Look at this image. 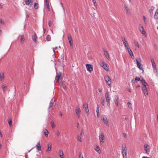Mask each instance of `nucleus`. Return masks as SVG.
<instances>
[{"instance_id": "obj_24", "label": "nucleus", "mask_w": 158, "mask_h": 158, "mask_svg": "<svg viewBox=\"0 0 158 158\" xmlns=\"http://www.w3.org/2000/svg\"><path fill=\"white\" fill-rule=\"evenodd\" d=\"M140 80V79L139 77H136L135 78V80H132L131 81L133 83H134V82L135 81L136 82H137V81H139Z\"/></svg>"}, {"instance_id": "obj_19", "label": "nucleus", "mask_w": 158, "mask_h": 158, "mask_svg": "<svg viewBox=\"0 0 158 158\" xmlns=\"http://www.w3.org/2000/svg\"><path fill=\"white\" fill-rule=\"evenodd\" d=\"M59 154L60 155V157L64 156L63 152L62 150H60L59 151Z\"/></svg>"}, {"instance_id": "obj_60", "label": "nucleus", "mask_w": 158, "mask_h": 158, "mask_svg": "<svg viewBox=\"0 0 158 158\" xmlns=\"http://www.w3.org/2000/svg\"><path fill=\"white\" fill-rule=\"evenodd\" d=\"M152 66L153 67H155L156 66L155 63H152Z\"/></svg>"}, {"instance_id": "obj_2", "label": "nucleus", "mask_w": 158, "mask_h": 158, "mask_svg": "<svg viewBox=\"0 0 158 158\" xmlns=\"http://www.w3.org/2000/svg\"><path fill=\"white\" fill-rule=\"evenodd\" d=\"M122 154L123 158H127V147L125 144L122 146Z\"/></svg>"}, {"instance_id": "obj_51", "label": "nucleus", "mask_w": 158, "mask_h": 158, "mask_svg": "<svg viewBox=\"0 0 158 158\" xmlns=\"http://www.w3.org/2000/svg\"><path fill=\"white\" fill-rule=\"evenodd\" d=\"M143 19H144V23H147V22L146 21V17L145 16H143Z\"/></svg>"}, {"instance_id": "obj_41", "label": "nucleus", "mask_w": 158, "mask_h": 158, "mask_svg": "<svg viewBox=\"0 0 158 158\" xmlns=\"http://www.w3.org/2000/svg\"><path fill=\"white\" fill-rule=\"evenodd\" d=\"M77 140L80 142H81V137H80L79 136H77Z\"/></svg>"}, {"instance_id": "obj_45", "label": "nucleus", "mask_w": 158, "mask_h": 158, "mask_svg": "<svg viewBox=\"0 0 158 158\" xmlns=\"http://www.w3.org/2000/svg\"><path fill=\"white\" fill-rule=\"evenodd\" d=\"M0 23H1L2 25L4 24V22L2 21V19H0Z\"/></svg>"}, {"instance_id": "obj_13", "label": "nucleus", "mask_w": 158, "mask_h": 158, "mask_svg": "<svg viewBox=\"0 0 158 158\" xmlns=\"http://www.w3.org/2000/svg\"><path fill=\"white\" fill-rule=\"evenodd\" d=\"M127 50H128V52H129V55L131 56V58L132 59H134V56L133 52H132V51L129 48H128Z\"/></svg>"}, {"instance_id": "obj_40", "label": "nucleus", "mask_w": 158, "mask_h": 158, "mask_svg": "<svg viewBox=\"0 0 158 158\" xmlns=\"http://www.w3.org/2000/svg\"><path fill=\"white\" fill-rule=\"evenodd\" d=\"M93 2L94 3V6L96 7L97 6V4L96 0L94 1H93Z\"/></svg>"}, {"instance_id": "obj_43", "label": "nucleus", "mask_w": 158, "mask_h": 158, "mask_svg": "<svg viewBox=\"0 0 158 158\" xmlns=\"http://www.w3.org/2000/svg\"><path fill=\"white\" fill-rule=\"evenodd\" d=\"M106 97H109V94L108 92H106L105 94Z\"/></svg>"}, {"instance_id": "obj_39", "label": "nucleus", "mask_w": 158, "mask_h": 158, "mask_svg": "<svg viewBox=\"0 0 158 158\" xmlns=\"http://www.w3.org/2000/svg\"><path fill=\"white\" fill-rule=\"evenodd\" d=\"M51 123V126H52V127L53 128H54L55 127V125H54V123L53 122H52Z\"/></svg>"}, {"instance_id": "obj_6", "label": "nucleus", "mask_w": 158, "mask_h": 158, "mask_svg": "<svg viewBox=\"0 0 158 158\" xmlns=\"http://www.w3.org/2000/svg\"><path fill=\"white\" fill-rule=\"evenodd\" d=\"M102 51L106 57L109 60H110L111 59L110 58L109 53L104 48H103Z\"/></svg>"}, {"instance_id": "obj_56", "label": "nucleus", "mask_w": 158, "mask_h": 158, "mask_svg": "<svg viewBox=\"0 0 158 158\" xmlns=\"http://www.w3.org/2000/svg\"><path fill=\"white\" fill-rule=\"evenodd\" d=\"M97 117L98 118L99 117V112H97Z\"/></svg>"}, {"instance_id": "obj_31", "label": "nucleus", "mask_w": 158, "mask_h": 158, "mask_svg": "<svg viewBox=\"0 0 158 158\" xmlns=\"http://www.w3.org/2000/svg\"><path fill=\"white\" fill-rule=\"evenodd\" d=\"M8 123L9 125L10 126H12V121L11 119H8Z\"/></svg>"}, {"instance_id": "obj_53", "label": "nucleus", "mask_w": 158, "mask_h": 158, "mask_svg": "<svg viewBox=\"0 0 158 158\" xmlns=\"http://www.w3.org/2000/svg\"><path fill=\"white\" fill-rule=\"evenodd\" d=\"M84 134V132L83 130V129H82L81 131V136L82 135Z\"/></svg>"}, {"instance_id": "obj_59", "label": "nucleus", "mask_w": 158, "mask_h": 158, "mask_svg": "<svg viewBox=\"0 0 158 158\" xmlns=\"http://www.w3.org/2000/svg\"><path fill=\"white\" fill-rule=\"evenodd\" d=\"M79 126V123L78 122L77 123V128H78Z\"/></svg>"}, {"instance_id": "obj_38", "label": "nucleus", "mask_w": 158, "mask_h": 158, "mask_svg": "<svg viewBox=\"0 0 158 158\" xmlns=\"http://www.w3.org/2000/svg\"><path fill=\"white\" fill-rule=\"evenodd\" d=\"M21 40L22 41V43H23V42H22V41H23L24 40V36L23 35H22L21 36Z\"/></svg>"}, {"instance_id": "obj_10", "label": "nucleus", "mask_w": 158, "mask_h": 158, "mask_svg": "<svg viewBox=\"0 0 158 158\" xmlns=\"http://www.w3.org/2000/svg\"><path fill=\"white\" fill-rule=\"evenodd\" d=\"M86 66L87 69L88 71L91 72L93 70V66L92 65L89 64H86Z\"/></svg>"}, {"instance_id": "obj_35", "label": "nucleus", "mask_w": 158, "mask_h": 158, "mask_svg": "<svg viewBox=\"0 0 158 158\" xmlns=\"http://www.w3.org/2000/svg\"><path fill=\"white\" fill-rule=\"evenodd\" d=\"M127 104L128 106V107L130 109H132V107L131 106V103L130 102H127Z\"/></svg>"}, {"instance_id": "obj_32", "label": "nucleus", "mask_w": 158, "mask_h": 158, "mask_svg": "<svg viewBox=\"0 0 158 158\" xmlns=\"http://www.w3.org/2000/svg\"><path fill=\"white\" fill-rule=\"evenodd\" d=\"M68 39L69 41H72V38L71 35L69 34L68 36Z\"/></svg>"}, {"instance_id": "obj_4", "label": "nucleus", "mask_w": 158, "mask_h": 158, "mask_svg": "<svg viewBox=\"0 0 158 158\" xmlns=\"http://www.w3.org/2000/svg\"><path fill=\"white\" fill-rule=\"evenodd\" d=\"M99 140L100 145H102L105 141V137L102 133H100L99 135Z\"/></svg>"}, {"instance_id": "obj_21", "label": "nucleus", "mask_w": 158, "mask_h": 158, "mask_svg": "<svg viewBox=\"0 0 158 158\" xmlns=\"http://www.w3.org/2000/svg\"><path fill=\"white\" fill-rule=\"evenodd\" d=\"M114 102L115 105L118 106V98H115Z\"/></svg>"}, {"instance_id": "obj_42", "label": "nucleus", "mask_w": 158, "mask_h": 158, "mask_svg": "<svg viewBox=\"0 0 158 158\" xmlns=\"http://www.w3.org/2000/svg\"><path fill=\"white\" fill-rule=\"evenodd\" d=\"M122 39L123 43L127 41L125 38L124 37H122Z\"/></svg>"}, {"instance_id": "obj_64", "label": "nucleus", "mask_w": 158, "mask_h": 158, "mask_svg": "<svg viewBox=\"0 0 158 158\" xmlns=\"http://www.w3.org/2000/svg\"><path fill=\"white\" fill-rule=\"evenodd\" d=\"M142 158H150L149 157H147V156H143Z\"/></svg>"}, {"instance_id": "obj_58", "label": "nucleus", "mask_w": 158, "mask_h": 158, "mask_svg": "<svg viewBox=\"0 0 158 158\" xmlns=\"http://www.w3.org/2000/svg\"><path fill=\"white\" fill-rule=\"evenodd\" d=\"M86 113L87 114H88L89 113V109H87V110L86 111Z\"/></svg>"}, {"instance_id": "obj_9", "label": "nucleus", "mask_w": 158, "mask_h": 158, "mask_svg": "<svg viewBox=\"0 0 158 158\" xmlns=\"http://www.w3.org/2000/svg\"><path fill=\"white\" fill-rule=\"evenodd\" d=\"M102 67L106 71L109 70V67L107 64L104 62H102Z\"/></svg>"}, {"instance_id": "obj_5", "label": "nucleus", "mask_w": 158, "mask_h": 158, "mask_svg": "<svg viewBox=\"0 0 158 158\" xmlns=\"http://www.w3.org/2000/svg\"><path fill=\"white\" fill-rule=\"evenodd\" d=\"M104 79L106 84L109 86H110L111 84V81L108 75H106L105 76Z\"/></svg>"}, {"instance_id": "obj_52", "label": "nucleus", "mask_w": 158, "mask_h": 158, "mask_svg": "<svg viewBox=\"0 0 158 158\" xmlns=\"http://www.w3.org/2000/svg\"><path fill=\"white\" fill-rule=\"evenodd\" d=\"M56 134L58 136H59L60 135V132L58 131H57L56 132Z\"/></svg>"}, {"instance_id": "obj_27", "label": "nucleus", "mask_w": 158, "mask_h": 158, "mask_svg": "<svg viewBox=\"0 0 158 158\" xmlns=\"http://www.w3.org/2000/svg\"><path fill=\"white\" fill-rule=\"evenodd\" d=\"M43 131L46 136H48V130L46 129H45L43 130Z\"/></svg>"}, {"instance_id": "obj_7", "label": "nucleus", "mask_w": 158, "mask_h": 158, "mask_svg": "<svg viewBox=\"0 0 158 158\" xmlns=\"http://www.w3.org/2000/svg\"><path fill=\"white\" fill-rule=\"evenodd\" d=\"M123 6L127 14V15H131V11L128 7L126 5H124Z\"/></svg>"}, {"instance_id": "obj_12", "label": "nucleus", "mask_w": 158, "mask_h": 158, "mask_svg": "<svg viewBox=\"0 0 158 158\" xmlns=\"http://www.w3.org/2000/svg\"><path fill=\"white\" fill-rule=\"evenodd\" d=\"M139 30L142 34L145 35L146 34V32L143 26H142L141 28H139Z\"/></svg>"}, {"instance_id": "obj_29", "label": "nucleus", "mask_w": 158, "mask_h": 158, "mask_svg": "<svg viewBox=\"0 0 158 158\" xmlns=\"http://www.w3.org/2000/svg\"><path fill=\"white\" fill-rule=\"evenodd\" d=\"M37 36L35 34H34L32 36V39L33 40H34L35 43L37 42L36 40Z\"/></svg>"}, {"instance_id": "obj_63", "label": "nucleus", "mask_w": 158, "mask_h": 158, "mask_svg": "<svg viewBox=\"0 0 158 158\" xmlns=\"http://www.w3.org/2000/svg\"><path fill=\"white\" fill-rule=\"evenodd\" d=\"M85 111L87 110V109H89L88 107V106L85 107Z\"/></svg>"}, {"instance_id": "obj_15", "label": "nucleus", "mask_w": 158, "mask_h": 158, "mask_svg": "<svg viewBox=\"0 0 158 158\" xmlns=\"http://www.w3.org/2000/svg\"><path fill=\"white\" fill-rule=\"evenodd\" d=\"M61 75V73H58L57 75H56V77L55 79L56 80V81H59V79L60 78V76Z\"/></svg>"}, {"instance_id": "obj_49", "label": "nucleus", "mask_w": 158, "mask_h": 158, "mask_svg": "<svg viewBox=\"0 0 158 158\" xmlns=\"http://www.w3.org/2000/svg\"><path fill=\"white\" fill-rule=\"evenodd\" d=\"M96 112H99V106L98 105H97V110H96Z\"/></svg>"}, {"instance_id": "obj_16", "label": "nucleus", "mask_w": 158, "mask_h": 158, "mask_svg": "<svg viewBox=\"0 0 158 158\" xmlns=\"http://www.w3.org/2000/svg\"><path fill=\"white\" fill-rule=\"evenodd\" d=\"M36 147L38 151H39L41 150V147L40 146V141L38 142L37 144L36 145Z\"/></svg>"}, {"instance_id": "obj_8", "label": "nucleus", "mask_w": 158, "mask_h": 158, "mask_svg": "<svg viewBox=\"0 0 158 158\" xmlns=\"http://www.w3.org/2000/svg\"><path fill=\"white\" fill-rule=\"evenodd\" d=\"M144 148L146 153L148 154L150 152V147L147 144H145L144 145Z\"/></svg>"}, {"instance_id": "obj_44", "label": "nucleus", "mask_w": 158, "mask_h": 158, "mask_svg": "<svg viewBox=\"0 0 158 158\" xmlns=\"http://www.w3.org/2000/svg\"><path fill=\"white\" fill-rule=\"evenodd\" d=\"M101 103L102 106H104V100L103 99L102 102H101Z\"/></svg>"}, {"instance_id": "obj_22", "label": "nucleus", "mask_w": 158, "mask_h": 158, "mask_svg": "<svg viewBox=\"0 0 158 158\" xmlns=\"http://www.w3.org/2000/svg\"><path fill=\"white\" fill-rule=\"evenodd\" d=\"M0 77L1 81H2L4 78V76L3 72L0 73Z\"/></svg>"}, {"instance_id": "obj_48", "label": "nucleus", "mask_w": 158, "mask_h": 158, "mask_svg": "<svg viewBox=\"0 0 158 158\" xmlns=\"http://www.w3.org/2000/svg\"><path fill=\"white\" fill-rule=\"evenodd\" d=\"M69 44L71 46V47L72 46H73V42H72V41H69Z\"/></svg>"}, {"instance_id": "obj_25", "label": "nucleus", "mask_w": 158, "mask_h": 158, "mask_svg": "<svg viewBox=\"0 0 158 158\" xmlns=\"http://www.w3.org/2000/svg\"><path fill=\"white\" fill-rule=\"evenodd\" d=\"M34 8L35 9H38L39 7V4L38 3H35L34 4Z\"/></svg>"}, {"instance_id": "obj_62", "label": "nucleus", "mask_w": 158, "mask_h": 158, "mask_svg": "<svg viewBox=\"0 0 158 158\" xmlns=\"http://www.w3.org/2000/svg\"><path fill=\"white\" fill-rule=\"evenodd\" d=\"M102 89H98V91L100 92H101L102 91Z\"/></svg>"}, {"instance_id": "obj_17", "label": "nucleus", "mask_w": 158, "mask_h": 158, "mask_svg": "<svg viewBox=\"0 0 158 158\" xmlns=\"http://www.w3.org/2000/svg\"><path fill=\"white\" fill-rule=\"evenodd\" d=\"M106 102H107V105L109 106H110V98L109 97H106Z\"/></svg>"}, {"instance_id": "obj_37", "label": "nucleus", "mask_w": 158, "mask_h": 158, "mask_svg": "<svg viewBox=\"0 0 158 158\" xmlns=\"http://www.w3.org/2000/svg\"><path fill=\"white\" fill-rule=\"evenodd\" d=\"M134 44L138 47V48L139 47V46L138 43L137 41H135L134 42Z\"/></svg>"}, {"instance_id": "obj_57", "label": "nucleus", "mask_w": 158, "mask_h": 158, "mask_svg": "<svg viewBox=\"0 0 158 158\" xmlns=\"http://www.w3.org/2000/svg\"><path fill=\"white\" fill-rule=\"evenodd\" d=\"M57 48H57V47H56L55 48H53V51H54V52H55V49H57Z\"/></svg>"}, {"instance_id": "obj_46", "label": "nucleus", "mask_w": 158, "mask_h": 158, "mask_svg": "<svg viewBox=\"0 0 158 158\" xmlns=\"http://www.w3.org/2000/svg\"><path fill=\"white\" fill-rule=\"evenodd\" d=\"M46 5L47 6V8L49 10V4L48 2V3H46Z\"/></svg>"}, {"instance_id": "obj_30", "label": "nucleus", "mask_w": 158, "mask_h": 158, "mask_svg": "<svg viewBox=\"0 0 158 158\" xmlns=\"http://www.w3.org/2000/svg\"><path fill=\"white\" fill-rule=\"evenodd\" d=\"M123 44L125 47L126 48H127V49H128V48H129L128 44L127 43V41H126V42H125L123 43Z\"/></svg>"}, {"instance_id": "obj_26", "label": "nucleus", "mask_w": 158, "mask_h": 158, "mask_svg": "<svg viewBox=\"0 0 158 158\" xmlns=\"http://www.w3.org/2000/svg\"><path fill=\"white\" fill-rule=\"evenodd\" d=\"M76 113L77 114H80L81 113V111L79 107H77V110H76Z\"/></svg>"}, {"instance_id": "obj_54", "label": "nucleus", "mask_w": 158, "mask_h": 158, "mask_svg": "<svg viewBox=\"0 0 158 158\" xmlns=\"http://www.w3.org/2000/svg\"><path fill=\"white\" fill-rule=\"evenodd\" d=\"M48 24L49 27H51V22L50 21H49Z\"/></svg>"}, {"instance_id": "obj_33", "label": "nucleus", "mask_w": 158, "mask_h": 158, "mask_svg": "<svg viewBox=\"0 0 158 158\" xmlns=\"http://www.w3.org/2000/svg\"><path fill=\"white\" fill-rule=\"evenodd\" d=\"M1 87L3 89L4 91H6L7 89L6 86L3 85H1Z\"/></svg>"}, {"instance_id": "obj_34", "label": "nucleus", "mask_w": 158, "mask_h": 158, "mask_svg": "<svg viewBox=\"0 0 158 158\" xmlns=\"http://www.w3.org/2000/svg\"><path fill=\"white\" fill-rule=\"evenodd\" d=\"M51 36L50 35H48L46 37V40L48 41H49L51 40Z\"/></svg>"}, {"instance_id": "obj_14", "label": "nucleus", "mask_w": 158, "mask_h": 158, "mask_svg": "<svg viewBox=\"0 0 158 158\" xmlns=\"http://www.w3.org/2000/svg\"><path fill=\"white\" fill-rule=\"evenodd\" d=\"M54 100L53 99H52L49 103V106L48 108V110H49V109L52 106Z\"/></svg>"}, {"instance_id": "obj_18", "label": "nucleus", "mask_w": 158, "mask_h": 158, "mask_svg": "<svg viewBox=\"0 0 158 158\" xmlns=\"http://www.w3.org/2000/svg\"><path fill=\"white\" fill-rule=\"evenodd\" d=\"M102 120L103 122L107 125V126H108L109 125L107 119L106 117H105V118H103Z\"/></svg>"}, {"instance_id": "obj_3", "label": "nucleus", "mask_w": 158, "mask_h": 158, "mask_svg": "<svg viewBox=\"0 0 158 158\" xmlns=\"http://www.w3.org/2000/svg\"><path fill=\"white\" fill-rule=\"evenodd\" d=\"M135 60L136 62L137 67L140 69V70H143V65L140 63L141 59L139 58H136Z\"/></svg>"}, {"instance_id": "obj_55", "label": "nucleus", "mask_w": 158, "mask_h": 158, "mask_svg": "<svg viewBox=\"0 0 158 158\" xmlns=\"http://www.w3.org/2000/svg\"><path fill=\"white\" fill-rule=\"evenodd\" d=\"M151 62H152V63H155L154 60L153 58H151Z\"/></svg>"}, {"instance_id": "obj_28", "label": "nucleus", "mask_w": 158, "mask_h": 158, "mask_svg": "<svg viewBox=\"0 0 158 158\" xmlns=\"http://www.w3.org/2000/svg\"><path fill=\"white\" fill-rule=\"evenodd\" d=\"M95 150L98 152L99 153H101V151L100 149L98 146H97L95 148Z\"/></svg>"}, {"instance_id": "obj_1", "label": "nucleus", "mask_w": 158, "mask_h": 158, "mask_svg": "<svg viewBox=\"0 0 158 158\" xmlns=\"http://www.w3.org/2000/svg\"><path fill=\"white\" fill-rule=\"evenodd\" d=\"M140 82L143 85V86L142 87L143 91L145 96H146L148 94L147 89V88H148V85L143 78L140 80Z\"/></svg>"}, {"instance_id": "obj_23", "label": "nucleus", "mask_w": 158, "mask_h": 158, "mask_svg": "<svg viewBox=\"0 0 158 158\" xmlns=\"http://www.w3.org/2000/svg\"><path fill=\"white\" fill-rule=\"evenodd\" d=\"M48 150L49 151H51L52 149V145L51 143H49L48 144Z\"/></svg>"}, {"instance_id": "obj_11", "label": "nucleus", "mask_w": 158, "mask_h": 158, "mask_svg": "<svg viewBox=\"0 0 158 158\" xmlns=\"http://www.w3.org/2000/svg\"><path fill=\"white\" fill-rule=\"evenodd\" d=\"M25 3L27 5L32 6L33 3L32 0H25Z\"/></svg>"}, {"instance_id": "obj_47", "label": "nucleus", "mask_w": 158, "mask_h": 158, "mask_svg": "<svg viewBox=\"0 0 158 158\" xmlns=\"http://www.w3.org/2000/svg\"><path fill=\"white\" fill-rule=\"evenodd\" d=\"M83 106L84 107H85H85L88 106V105L87 103H85L83 104Z\"/></svg>"}, {"instance_id": "obj_20", "label": "nucleus", "mask_w": 158, "mask_h": 158, "mask_svg": "<svg viewBox=\"0 0 158 158\" xmlns=\"http://www.w3.org/2000/svg\"><path fill=\"white\" fill-rule=\"evenodd\" d=\"M154 18L156 19H158V8L156 10L154 16Z\"/></svg>"}, {"instance_id": "obj_50", "label": "nucleus", "mask_w": 158, "mask_h": 158, "mask_svg": "<svg viewBox=\"0 0 158 158\" xmlns=\"http://www.w3.org/2000/svg\"><path fill=\"white\" fill-rule=\"evenodd\" d=\"M79 158H84L83 155L81 154H80L79 155Z\"/></svg>"}, {"instance_id": "obj_61", "label": "nucleus", "mask_w": 158, "mask_h": 158, "mask_svg": "<svg viewBox=\"0 0 158 158\" xmlns=\"http://www.w3.org/2000/svg\"><path fill=\"white\" fill-rule=\"evenodd\" d=\"M60 5H61V6H62V7H63V9L64 10V6H63V4L62 3V2H61L60 3Z\"/></svg>"}, {"instance_id": "obj_36", "label": "nucleus", "mask_w": 158, "mask_h": 158, "mask_svg": "<svg viewBox=\"0 0 158 158\" xmlns=\"http://www.w3.org/2000/svg\"><path fill=\"white\" fill-rule=\"evenodd\" d=\"M154 8L153 7H152L149 10V12L150 13H152V14H153L152 12L154 10Z\"/></svg>"}]
</instances>
